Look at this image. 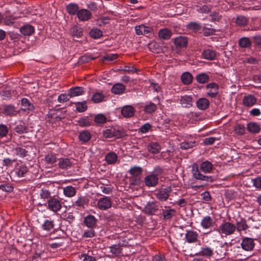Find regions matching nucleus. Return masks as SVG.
<instances>
[{"label":"nucleus","mask_w":261,"mask_h":261,"mask_svg":"<svg viewBox=\"0 0 261 261\" xmlns=\"http://www.w3.org/2000/svg\"><path fill=\"white\" fill-rule=\"evenodd\" d=\"M191 173L193 177L196 180L213 182L214 178L212 176L205 175L204 174L211 173L213 169V164L208 161L202 162L200 166L197 163H194L191 166Z\"/></svg>","instance_id":"obj_1"},{"label":"nucleus","mask_w":261,"mask_h":261,"mask_svg":"<svg viewBox=\"0 0 261 261\" xmlns=\"http://www.w3.org/2000/svg\"><path fill=\"white\" fill-rule=\"evenodd\" d=\"M163 172V169L160 166L155 167L153 171L144 178L145 185L148 187H155L159 183V178Z\"/></svg>","instance_id":"obj_2"},{"label":"nucleus","mask_w":261,"mask_h":261,"mask_svg":"<svg viewBox=\"0 0 261 261\" xmlns=\"http://www.w3.org/2000/svg\"><path fill=\"white\" fill-rule=\"evenodd\" d=\"M236 230V226L233 223L224 221L217 229V231L221 235L225 236L233 234Z\"/></svg>","instance_id":"obj_3"},{"label":"nucleus","mask_w":261,"mask_h":261,"mask_svg":"<svg viewBox=\"0 0 261 261\" xmlns=\"http://www.w3.org/2000/svg\"><path fill=\"white\" fill-rule=\"evenodd\" d=\"M103 136L105 138H120L124 136V132L113 126H109L102 131Z\"/></svg>","instance_id":"obj_4"},{"label":"nucleus","mask_w":261,"mask_h":261,"mask_svg":"<svg viewBox=\"0 0 261 261\" xmlns=\"http://www.w3.org/2000/svg\"><path fill=\"white\" fill-rule=\"evenodd\" d=\"M62 205L61 200L55 196H53L44 203V205L48 210L54 213L59 211L62 208Z\"/></svg>","instance_id":"obj_5"},{"label":"nucleus","mask_w":261,"mask_h":261,"mask_svg":"<svg viewBox=\"0 0 261 261\" xmlns=\"http://www.w3.org/2000/svg\"><path fill=\"white\" fill-rule=\"evenodd\" d=\"M215 223L214 217L207 215L201 219L200 226L203 229H209L214 226Z\"/></svg>","instance_id":"obj_6"},{"label":"nucleus","mask_w":261,"mask_h":261,"mask_svg":"<svg viewBox=\"0 0 261 261\" xmlns=\"http://www.w3.org/2000/svg\"><path fill=\"white\" fill-rule=\"evenodd\" d=\"M112 203V199L110 197L104 196L98 200L97 206L100 210L105 211L111 207Z\"/></svg>","instance_id":"obj_7"},{"label":"nucleus","mask_w":261,"mask_h":261,"mask_svg":"<svg viewBox=\"0 0 261 261\" xmlns=\"http://www.w3.org/2000/svg\"><path fill=\"white\" fill-rule=\"evenodd\" d=\"M171 191L170 187H167L156 191L155 195L159 200L164 201L167 200Z\"/></svg>","instance_id":"obj_8"},{"label":"nucleus","mask_w":261,"mask_h":261,"mask_svg":"<svg viewBox=\"0 0 261 261\" xmlns=\"http://www.w3.org/2000/svg\"><path fill=\"white\" fill-rule=\"evenodd\" d=\"M185 239L187 243L192 244L196 243L199 241L198 233L193 230H187L185 233Z\"/></svg>","instance_id":"obj_9"},{"label":"nucleus","mask_w":261,"mask_h":261,"mask_svg":"<svg viewBox=\"0 0 261 261\" xmlns=\"http://www.w3.org/2000/svg\"><path fill=\"white\" fill-rule=\"evenodd\" d=\"M73 160L69 158H61L58 160V166L62 170H68L73 165Z\"/></svg>","instance_id":"obj_10"},{"label":"nucleus","mask_w":261,"mask_h":261,"mask_svg":"<svg viewBox=\"0 0 261 261\" xmlns=\"http://www.w3.org/2000/svg\"><path fill=\"white\" fill-rule=\"evenodd\" d=\"M207 95L211 98L216 97L218 94L219 85L215 83H211L206 85Z\"/></svg>","instance_id":"obj_11"},{"label":"nucleus","mask_w":261,"mask_h":261,"mask_svg":"<svg viewBox=\"0 0 261 261\" xmlns=\"http://www.w3.org/2000/svg\"><path fill=\"white\" fill-rule=\"evenodd\" d=\"M77 16L80 21H86L91 19V13L87 9H82L79 10Z\"/></svg>","instance_id":"obj_12"},{"label":"nucleus","mask_w":261,"mask_h":261,"mask_svg":"<svg viewBox=\"0 0 261 261\" xmlns=\"http://www.w3.org/2000/svg\"><path fill=\"white\" fill-rule=\"evenodd\" d=\"M3 113L5 116L12 117L16 116L18 111L14 106L8 105L4 106Z\"/></svg>","instance_id":"obj_13"},{"label":"nucleus","mask_w":261,"mask_h":261,"mask_svg":"<svg viewBox=\"0 0 261 261\" xmlns=\"http://www.w3.org/2000/svg\"><path fill=\"white\" fill-rule=\"evenodd\" d=\"M135 32L138 35H147L152 31V29L148 26L141 24L135 27Z\"/></svg>","instance_id":"obj_14"},{"label":"nucleus","mask_w":261,"mask_h":261,"mask_svg":"<svg viewBox=\"0 0 261 261\" xmlns=\"http://www.w3.org/2000/svg\"><path fill=\"white\" fill-rule=\"evenodd\" d=\"M241 246L244 250L251 251L254 248V243L252 239L246 238L242 240Z\"/></svg>","instance_id":"obj_15"},{"label":"nucleus","mask_w":261,"mask_h":261,"mask_svg":"<svg viewBox=\"0 0 261 261\" xmlns=\"http://www.w3.org/2000/svg\"><path fill=\"white\" fill-rule=\"evenodd\" d=\"M28 168L22 164H17L15 168L14 172L17 176L19 177L24 176L25 174L28 172Z\"/></svg>","instance_id":"obj_16"},{"label":"nucleus","mask_w":261,"mask_h":261,"mask_svg":"<svg viewBox=\"0 0 261 261\" xmlns=\"http://www.w3.org/2000/svg\"><path fill=\"white\" fill-rule=\"evenodd\" d=\"M135 113V109L131 106H125L121 109V114L125 118H130L134 116Z\"/></svg>","instance_id":"obj_17"},{"label":"nucleus","mask_w":261,"mask_h":261,"mask_svg":"<svg viewBox=\"0 0 261 261\" xmlns=\"http://www.w3.org/2000/svg\"><path fill=\"white\" fill-rule=\"evenodd\" d=\"M180 103L183 108H189L192 106L193 98L191 96L187 95L181 96Z\"/></svg>","instance_id":"obj_18"},{"label":"nucleus","mask_w":261,"mask_h":261,"mask_svg":"<svg viewBox=\"0 0 261 261\" xmlns=\"http://www.w3.org/2000/svg\"><path fill=\"white\" fill-rule=\"evenodd\" d=\"M159 207L154 202H148L144 207V212L148 215H153L158 210Z\"/></svg>","instance_id":"obj_19"},{"label":"nucleus","mask_w":261,"mask_h":261,"mask_svg":"<svg viewBox=\"0 0 261 261\" xmlns=\"http://www.w3.org/2000/svg\"><path fill=\"white\" fill-rule=\"evenodd\" d=\"M214 254L213 249L210 247L204 246L201 248L200 251L196 255H200L207 258H210Z\"/></svg>","instance_id":"obj_20"},{"label":"nucleus","mask_w":261,"mask_h":261,"mask_svg":"<svg viewBox=\"0 0 261 261\" xmlns=\"http://www.w3.org/2000/svg\"><path fill=\"white\" fill-rule=\"evenodd\" d=\"M22 110L24 111L29 113L32 112L35 108L34 105L27 98H22L21 100Z\"/></svg>","instance_id":"obj_21"},{"label":"nucleus","mask_w":261,"mask_h":261,"mask_svg":"<svg viewBox=\"0 0 261 261\" xmlns=\"http://www.w3.org/2000/svg\"><path fill=\"white\" fill-rule=\"evenodd\" d=\"M256 98L252 95L245 96L243 99V103L244 106L250 107L256 103Z\"/></svg>","instance_id":"obj_22"},{"label":"nucleus","mask_w":261,"mask_h":261,"mask_svg":"<svg viewBox=\"0 0 261 261\" xmlns=\"http://www.w3.org/2000/svg\"><path fill=\"white\" fill-rule=\"evenodd\" d=\"M97 220L94 216L89 215L85 217L84 222L85 225L89 228H93L96 223Z\"/></svg>","instance_id":"obj_23"},{"label":"nucleus","mask_w":261,"mask_h":261,"mask_svg":"<svg viewBox=\"0 0 261 261\" xmlns=\"http://www.w3.org/2000/svg\"><path fill=\"white\" fill-rule=\"evenodd\" d=\"M117 160V154L113 151L108 153L105 156V161L108 165L115 164Z\"/></svg>","instance_id":"obj_24"},{"label":"nucleus","mask_w":261,"mask_h":261,"mask_svg":"<svg viewBox=\"0 0 261 261\" xmlns=\"http://www.w3.org/2000/svg\"><path fill=\"white\" fill-rule=\"evenodd\" d=\"M68 92L70 97H72L82 95L85 92V91L84 88L81 87H75L70 88Z\"/></svg>","instance_id":"obj_25"},{"label":"nucleus","mask_w":261,"mask_h":261,"mask_svg":"<svg viewBox=\"0 0 261 261\" xmlns=\"http://www.w3.org/2000/svg\"><path fill=\"white\" fill-rule=\"evenodd\" d=\"M202 56L203 58L205 59L208 60H213L216 58V53L214 50L211 49H207L203 51L202 53Z\"/></svg>","instance_id":"obj_26"},{"label":"nucleus","mask_w":261,"mask_h":261,"mask_svg":"<svg viewBox=\"0 0 261 261\" xmlns=\"http://www.w3.org/2000/svg\"><path fill=\"white\" fill-rule=\"evenodd\" d=\"M88 200L84 196H80L74 202L73 205L79 208H85V206L88 205Z\"/></svg>","instance_id":"obj_27"},{"label":"nucleus","mask_w":261,"mask_h":261,"mask_svg":"<svg viewBox=\"0 0 261 261\" xmlns=\"http://www.w3.org/2000/svg\"><path fill=\"white\" fill-rule=\"evenodd\" d=\"M159 37L163 40H168L172 36L171 31L166 28L162 29L159 30L158 33Z\"/></svg>","instance_id":"obj_28"},{"label":"nucleus","mask_w":261,"mask_h":261,"mask_svg":"<svg viewBox=\"0 0 261 261\" xmlns=\"http://www.w3.org/2000/svg\"><path fill=\"white\" fill-rule=\"evenodd\" d=\"M125 90V86L121 83H117L113 85L111 91L115 94H122Z\"/></svg>","instance_id":"obj_29"},{"label":"nucleus","mask_w":261,"mask_h":261,"mask_svg":"<svg viewBox=\"0 0 261 261\" xmlns=\"http://www.w3.org/2000/svg\"><path fill=\"white\" fill-rule=\"evenodd\" d=\"M161 149L160 145L158 142H151L148 146V151L152 154L158 153Z\"/></svg>","instance_id":"obj_30"},{"label":"nucleus","mask_w":261,"mask_h":261,"mask_svg":"<svg viewBox=\"0 0 261 261\" xmlns=\"http://www.w3.org/2000/svg\"><path fill=\"white\" fill-rule=\"evenodd\" d=\"M76 191L74 187L68 186L63 188V194L67 197H72L76 194Z\"/></svg>","instance_id":"obj_31"},{"label":"nucleus","mask_w":261,"mask_h":261,"mask_svg":"<svg viewBox=\"0 0 261 261\" xmlns=\"http://www.w3.org/2000/svg\"><path fill=\"white\" fill-rule=\"evenodd\" d=\"M209 105L208 100L205 98H200L196 102L197 108L201 110H206L208 107Z\"/></svg>","instance_id":"obj_32"},{"label":"nucleus","mask_w":261,"mask_h":261,"mask_svg":"<svg viewBox=\"0 0 261 261\" xmlns=\"http://www.w3.org/2000/svg\"><path fill=\"white\" fill-rule=\"evenodd\" d=\"M77 122L82 127H88L91 125L92 120L89 117H84L79 119Z\"/></svg>","instance_id":"obj_33"},{"label":"nucleus","mask_w":261,"mask_h":261,"mask_svg":"<svg viewBox=\"0 0 261 261\" xmlns=\"http://www.w3.org/2000/svg\"><path fill=\"white\" fill-rule=\"evenodd\" d=\"M188 41L187 38L183 36L176 37L174 40L175 45L179 47H185Z\"/></svg>","instance_id":"obj_34"},{"label":"nucleus","mask_w":261,"mask_h":261,"mask_svg":"<svg viewBox=\"0 0 261 261\" xmlns=\"http://www.w3.org/2000/svg\"><path fill=\"white\" fill-rule=\"evenodd\" d=\"M212 8L211 5H200L196 6V11L200 13L207 14L211 12Z\"/></svg>","instance_id":"obj_35"},{"label":"nucleus","mask_w":261,"mask_h":261,"mask_svg":"<svg viewBox=\"0 0 261 261\" xmlns=\"http://www.w3.org/2000/svg\"><path fill=\"white\" fill-rule=\"evenodd\" d=\"M195 140L193 139L188 140L180 143V146L182 149H188L193 148L195 146Z\"/></svg>","instance_id":"obj_36"},{"label":"nucleus","mask_w":261,"mask_h":261,"mask_svg":"<svg viewBox=\"0 0 261 261\" xmlns=\"http://www.w3.org/2000/svg\"><path fill=\"white\" fill-rule=\"evenodd\" d=\"M21 33L24 35L30 36L34 32V28L30 25H25L20 29Z\"/></svg>","instance_id":"obj_37"},{"label":"nucleus","mask_w":261,"mask_h":261,"mask_svg":"<svg viewBox=\"0 0 261 261\" xmlns=\"http://www.w3.org/2000/svg\"><path fill=\"white\" fill-rule=\"evenodd\" d=\"M193 76L192 74L188 72H185L181 76V80L185 85H189L192 82Z\"/></svg>","instance_id":"obj_38"},{"label":"nucleus","mask_w":261,"mask_h":261,"mask_svg":"<svg viewBox=\"0 0 261 261\" xmlns=\"http://www.w3.org/2000/svg\"><path fill=\"white\" fill-rule=\"evenodd\" d=\"M129 173L134 177H138L142 174V169L139 166H134L130 168Z\"/></svg>","instance_id":"obj_39"},{"label":"nucleus","mask_w":261,"mask_h":261,"mask_svg":"<svg viewBox=\"0 0 261 261\" xmlns=\"http://www.w3.org/2000/svg\"><path fill=\"white\" fill-rule=\"evenodd\" d=\"M66 10L69 14L75 15L77 14L79 9L77 4H70L67 6Z\"/></svg>","instance_id":"obj_40"},{"label":"nucleus","mask_w":261,"mask_h":261,"mask_svg":"<svg viewBox=\"0 0 261 261\" xmlns=\"http://www.w3.org/2000/svg\"><path fill=\"white\" fill-rule=\"evenodd\" d=\"M122 246L119 244L113 245L110 247V251L115 256H119L122 253Z\"/></svg>","instance_id":"obj_41"},{"label":"nucleus","mask_w":261,"mask_h":261,"mask_svg":"<svg viewBox=\"0 0 261 261\" xmlns=\"http://www.w3.org/2000/svg\"><path fill=\"white\" fill-rule=\"evenodd\" d=\"M91 139V134L87 130H83L79 135V139L83 143L89 141Z\"/></svg>","instance_id":"obj_42"},{"label":"nucleus","mask_w":261,"mask_h":261,"mask_svg":"<svg viewBox=\"0 0 261 261\" xmlns=\"http://www.w3.org/2000/svg\"><path fill=\"white\" fill-rule=\"evenodd\" d=\"M89 35L93 39H96L102 36V32L99 29L93 28L90 31Z\"/></svg>","instance_id":"obj_43"},{"label":"nucleus","mask_w":261,"mask_h":261,"mask_svg":"<svg viewBox=\"0 0 261 261\" xmlns=\"http://www.w3.org/2000/svg\"><path fill=\"white\" fill-rule=\"evenodd\" d=\"M239 44L242 48H248L251 45L250 40L247 37H243L239 41Z\"/></svg>","instance_id":"obj_44"},{"label":"nucleus","mask_w":261,"mask_h":261,"mask_svg":"<svg viewBox=\"0 0 261 261\" xmlns=\"http://www.w3.org/2000/svg\"><path fill=\"white\" fill-rule=\"evenodd\" d=\"M196 80L200 84H204L209 81V76L205 73H202L196 76Z\"/></svg>","instance_id":"obj_45"},{"label":"nucleus","mask_w":261,"mask_h":261,"mask_svg":"<svg viewBox=\"0 0 261 261\" xmlns=\"http://www.w3.org/2000/svg\"><path fill=\"white\" fill-rule=\"evenodd\" d=\"M163 215L165 219H170L175 215V210L174 209L162 210Z\"/></svg>","instance_id":"obj_46"},{"label":"nucleus","mask_w":261,"mask_h":261,"mask_svg":"<svg viewBox=\"0 0 261 261\" xmlns=\"http://www.w3.org/2000/svg\"><path fill=\"white\" fill-rule=\"evenodd\" d=\"M39 195L41 199L44 200L46 199L48 200V199L52 197L50 191L45 189H42L40 190Z\"/></svg>","instance_id":"obj_47"},{"label":"nucleus","mask_w":261,"mask_h":261,"mask_svg":"<svg viewBox=\"0 0 261 261\" xmlns=\"http://www.w3.org/2000/svg\"><path fill=\"white\" fill-rule=\"evenodd\" d=\"M187 28L193 31L197 32L201 30V26L197 22H191L187 25Z\"/></svg>","instance_id":"obj_48"},{"label":"nucleus","mask_w":261,"mask_h":261,"mask_svg":"<svg viewBox=\"0 0 261 261\" xmlns=\"http://www.w3.org/2000/svg\"><path fill=\"white\" fill-rule=\"evenodd\" d=\"M156 105L152 102L147 104L144 109L145 113L150 114L154 112L156 110Z\"/></svg>","instance_id":"obj_49"},{"label":"nucleus","mask_w":261,"mask_h":261,"mask_svg":"<svg viewBox=\"0 0 261 261\" xmlns=\"http://www.w3.org/2000/svg\"><path fill=\"white\" fill-rule=\"evenodd\" d=\"M14 151L17 156L21 158H24L28 154V151L25 148L20 147H16L14 149Z\"/></svg>","instance_id":"obj_50"},{"label":"nucleus","mask_w":261,"mask_h":261,"mask_svg":"<svg viewBox=\"0 0 261 261\" xmlns=\"http://www.w3.org/2000/svg\"><path fill=\"white\" fill-rule=\"evenodd\" d=\"M247 129L249 132L252 133H257L260 130V127L258 124L255 123H250L247 125Z\"/></svg>","instance_id":"obj_51"},{"label":"nucleus","mask_w":261,"mask_h":261,"mask_svg":"<svg viewBox=\"0 0 261 261\" xmlns=\"http://www.w3.org/2000/svg\"><path fill=\"white\" fill-rule=\"evenodd\" d=\"M42 228L46 231H50L54 228V221L46 220L42 225Z\"/></svg>","instance_id":"obj_52"},{"label":"nucleus","mask_w":261,"mask_h":261,"mask_svg":"<svg viewBox=\"0 0 261 261\" xmlns=\"http://www.w3.org/2000/svg\"><path fill=\"white\" fill-rule=\"evenodd\" d=\"M75 106L76 109L79 112H84L87 109V105L86 101L76 102Z\"/></svg>","instance_id":"obj_53"},{"label":"nucleus","mask_w":261,"mask_h":261,"mask_svg":"<svg viewBox=\"0 0 261 261\" xmlns=\"http://www.w3.org/2000/svg\"><path fill=\"white\" fill-rule=\"evenodd\" d=\"M104 95L102 93L96 92L94 93L92 97V100L94 103H99L103 101Z\"/></svg>","instance_id":"obj_54"},{"label":"nucleus","mask_w":261,"mask_h":261,"mask_svg":"<svg viewBox=\"0 0 261 261\" xmlns=\"http://www.w3.org/2000/svg\"><path fill=\"white\" fill-rule=\"evenodd\" d=\"M45 161L48 164L53 165L57 162L56 155L54 154H48L45 156Z\"/></svg>","instance_id":"obj_55"},{"label":"nucleus","mask_w":261,"mask_h":261,"mask_svg":"<svg viewBox=\"0 0 261 261\" xmlns=\"http://www.w3.org/2000/svg\"><path fill=\"white\" fill-rule=\"evenodd\" d=\"M16 132L19 134H23L27 132V126L24 122H21L15 128Z\"/></svg>","instance_id":"obj_56"},{"label":"nucleus","mask_w":261,"mask_h":261,"mask_svg":"<svg viewBox=\"0 0 261 261\" xmlns=\"http://www.w3.org/2000/svg\"><path fill=\"white\" fill-rule=\"evenodd\" d=\"M247 18L242 15L238 16L235 21L236 24L239 26L245 25L247 24Z\"/></svg>","instance_id":"obj_57"},{"label":"nucleus","mask_w":261,"mask_h":261,"mask_svg":"<svg viewBox=\"0 0 261 261\" xmlns=\"http://www.w3.org/2000/svg\"><path fill=\"white\" fill-rule=\"evenodd\" d=\"M215 30L212 28H208L204 26L202 29V33L205 36L212 35L215 33Z\"/></svg>","instance_id":"obj_58"},{"label":"nucleus","mask_w":261,"mask_h":261,"mask_svg":"<svg viewBox=\"0 0 261 261\" xmlns=\"http://www.w3.org/2000/svg\"><path fill=\"white\" fill-rule=\"evenodd\" d=\"M9 132L8 126L5 124H0V138H4L7 136Z\"/></svg>","instance_id":"obj_59"},{"label":"nucleus","mask_w":261,"mask_h":261,"mask_svg":"<svg viewBox=\"0 0 261 261\" xmlns=\"http://www.w3.org/2000/svg\"><path fill=\"white\" fill-rule=\"evenodd\" d=\"M210 16L211 18V21L213 22L219 21L222 19V15L219 12L216 11L213 12Z\"/></svg>","instance_id":"obj_60"},{"label":"nucleus","mask_w":261,"mask_h":261,"mask_svg":"<svg viewBox=\"0 0 261 261\" xmlns=\"http://www.w3.org/2000/svg\"><path fill=\"white\" fill-rule=\"evenodd\" d=\"M247 228V225L244 221H238L237 223L236 229L239 231L245 230Z\"/></svg>","instance_id":"obj_61"},{"label":"nucleus","mask_w":261,"mask_h":261,"mask_svg":"<svg viewBox=\"0 0 261 261\" xmlns=\"http://www.w3.org/2000/svg\"><path fill=\"white\" fill-rule=\"evenodd\" d=\"M72 34L74 36L80 38L83 35L82 29L77 26H75L72 29Z\"/></svg>","instance_id":"obj_62"},{"label":"nucleus","mask_w":261,"mask_h":261,"mask_svg":"<svg viewBox=\"0 0 261 261\" xmlns=\"http://www.w3.org/2000/svg\"><path fill=\"white\" fill-rule=\"evenodd\" d=\"M106 117L103 114H98L94 118V121L98 124H103L106 122Z\"/></svg>","instance_id":"obj_63"},{"label":"nucleus","mask_w":261,"mask_h":261,"mask_svg":"<svg viewBox=\"0 0 261 261\" xmlns=\"http://www.w3.org/2000/svg\"><path fill=\"white\" fill-rule=\"evenodd\" d=\"M225 196L229 200L234 199L237 196L236 193L231 190H228L225 191Z\"/></svg>","instance_id":"obj_64"}]
</instances>
